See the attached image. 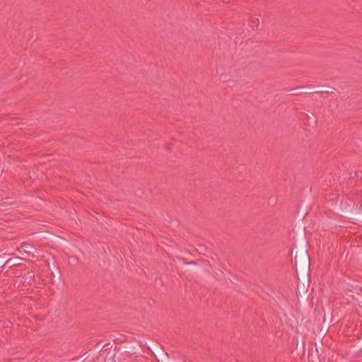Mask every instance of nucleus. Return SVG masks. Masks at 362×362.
<instances>
[{"mask_svg":"<svg viewBox=\"0 0 362 362\" xmlns=\"http://www.w3.org/2000/svg\"><path fill=\"white\" fill-rule=\"evenodd\" d=\"M308 241L305 233H300L297 240L293 244L291 250V255H294L293 264L298 270L301 281V290H308L310 282V260L308 251Z\"/></svg>","mask_w":362,"mask_h":362,"instance_id":"f257e3e1","label":"nucleus"},{"mask_svg":"<svg viewBox=\"0 0 362 362\" xmlns=\"http://www.w3.org/2000/svg\"><path fill=\"white\" fill-rule=\"evenodd\" d=\"M305 90V92L312 93L313 91H315L317 93H323L325 90H326L325 93L328 94H332L335 90V88L330 86H311L309 85L307 86H297L296 88H291L288 90L289 92H291V95H298V91L299 90Z\"/></svg>","mask_w":362,"mask_h":362,"instance_id":"f03ea898","label":"nucleus"},{"mask_svg":"<svg viewBox=\"0 0 362 362\" xmlns=\"http://www.w3.org/2000/svg\"><path fill=\"white\" fill-rule=\"evenodd\" d=\"M24 260L23 258L20 257H13L6 260L4 259V262L3 263V269L8 267V269H11L13 267L21 266L22 265V262Z\"/></svg>","mask_w":362,"mask_h":362,"instance_id":"7ed1b4c3","label":"nucleus"},{"mask_svg":"<svg viewBox=\"0 0 362 362\" xmlns=\"http://www.w3.org/2000/svg\"><path fill=\"white\" fill-rule=\"evenodd\" d=\"M86 358L83 356H79L71 358L69 361H76V362H85Z\"/></svg>","mask_w":362,"mask_h":362,"instance_id":"20e7f679","label":"nucleus"},{"mask_svg":"<svg viewBox=\"0 0 362 362\" xmlns=\"http://www.w3.org/2000/svg\"><path fill=\"white\" fill-rule=\"evenodd\" d=\"M30 280L27 281V279H25L23 281L21 279L19 280V283L22 284L23 286L30 285Z\"/></svg>","mask_w":362,"mask_h":362,"instance_id":"39448f33","label":"nucleus"},{"mask_svg":"<svg viewBox=\"0 0 362 362\" xmlns=\"http://www.w3.org/2000/svg\"><path fill=\"white\" fill-rule=\"evenodd\" d=\"M4 262V258L0 255V273L1 272L3 269V263Z\"/></svg>","mask_w":362,"mask_h":362,"instance_id":"423d86ee","label":"nucleus"},{"mask_svg":"<svg viewBox=\"0 0 362 362\" xmlns=\"http://www.w3.org/2000/svg\"><path fill=\"white\" fill-rule=\"evenodd\" d=\"M178 259L180 262H183L184 264H187L188 262L186 260V259L185 257H178Z\"/></svg>","mask_w":362,"mask_h":362,"instance_id":"0eeeda50","label":"nucleus"},{"mask_svg":"<svg viewBox=\"0 0 362 362\" xmlns=\"http://www.w3.org/2000/svg\"><path fill=\"white\" fill-rule=\"evenodd\" d=\"M355 175H356V177L357 179H360V178L362 177V173L361 172V173L356 172Z\"/></svg>","mask_w":362,"mask_h":362,"instance_id":"6e6552de","label":"nucleus"},{"mask_svg":"<svg viewBox=\"0 0 362 362\" xmlns=\"http://www.w3.org/2000/svg\"><path fill=\"white\" fill-rule=\"evenodd\" d=\"M313 348L311 347L310 349H309V351H308V358H310L312 355H313Z\"/></svg>","mask_w":362,"mask_h":362,"instance_id":"1a4fd4ad","label":"nucleus"},{"mask_svg":"<svg viewBox=\"0 0 362 362\" xmlns=\"http://www.w3.org/2000/svg\"><path fill=\"white\" fill-rule=\"evenodd\" d=\"M196 264H197V262L195 261H190V262H187V264H191V265Z\"/></svg>","mask_w":362,"mask_h":362,"instance_id":"9d476101","label":"nucleus"},{"mask_svg":"<svg viewBox=\"0 0 362 362\" xmlns=\"http://www.w3.org/2000/svg\"><path fill=\"white\" fill-rule=\"evenodd\" d=\"M359 291H360L361 292V293H362V288H359ZM358 305H359V307H360V308H362V301H360V302L358 303Z\"/></svg>","mask_w":362,"mask_h":362,"instance_id":"9b49d317","label":"nucleus"},{"mask_svg":"<svg viewBox=\"0 0 362 362\" xmlns=\"http://www.w3.org/2000/svg\"><path fill=\"white\" fill-rule=\"evenodd\" d=\"M60 274H61V272H60V271H59V269H57L56 270V276H57V277L59 275H60Z\"/></svg>","mask_w":362,"mask_h":362,"instance_id":"f8f14e48","label":"nucleus"},{"mask_svg":"<svg viewBox=\"0 0 362 362\" xmlns=\"http://www.w3.org/2000/svg\"><path fill=\"white\" fill-rule=\"evenodd\" d=\"M315 351H316L317 353L319 352V350H318V349L317 347L315 348Z\"/></svg>","mask_w":362,"mask_h":362,"instance_id":"ddd939ff","label":"nucleus"},{"mask_svg":"<svg viewBox=\"0 0 362 362\" xmlns=\"http://www.w3.org/2000/svg\"><path fill=\"white\" fill-rule=\"evenodd\" d=\"M317 359H318L319 362H320V359L319 355L317 356Z\"/></svg>","mask_w":362,"mask_h":362,"instance_id":"4468645a","label":"nucleus"}]
</instances>
